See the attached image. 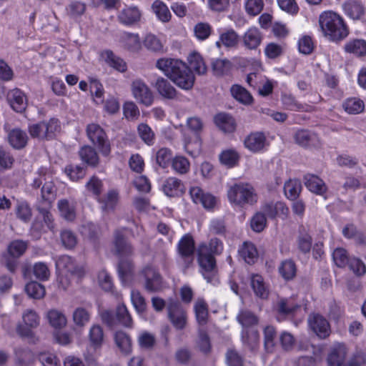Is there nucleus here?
<instances>
[{
	"mask_svg": "<svg viewBox=\"0 0 366 366\" xmlns=\"http://www.w3.org/2000/svg\"><path fill=\"white\" fill-rule=\"evenodd\" d=\"M237 320L246 330L247 327L257 324L258 319L257 316L249 310H242L237 315Z\"/></svg>",
	"mask_w": 366,
	"mask_h": 366,
	"instance_id": "54",
	"label": "nucleus"
},
{
	"mask_svg": "<svg viewBox=\"0 0 366 366\" xmlns=\"http://www.w3.org/2000/svg\"><path fill=\"white\" fill-rule=\"evenodd\" d=\"M294 139L295 142L302 147L317 149L322 146L317 134L310 130H298L295 134Z\"/></svg>",
	"mask_w": 366,
	"mask_h": 366,
	"instance_id": "14",
	"label": "nucleus"
},
{
	"mask_svg": "<svg viewBox=\"0 0 366 366\" xmlns=\"http://www.w3.org/2000/svg\"><path fill=\"white\" fill-rule=\"evenodd\" d=\"M139 137L147 145H152L154 142V133L151 127L147 124L142 123L137 127Z\"/></svg>",
	"mask_w": 366,
	"mask_h": 366,
	"instance_id": "52",
	"label": "nucleus"
},
{
	"mask_svg": "<svg viewBox=\"0 0 366 366\" xmlns=\"http://www.w3.org/2000/svg\"><path fill=\"white\" fill-rule=\"evenodd\" d=\"M81 232L86 238L94 242L99 237L100 229L98 225L87 222L82 226Z\"/></svg>",
	"mask_w": 366,
	"mask_h": 366,
	"instance_id": "51",
	"label": "nucleus"
},
{
	"mask_svg": "<svg viewBox=\"0 0 366 366\" xmlns=\"http://www.w3.org/2000/svg\"><path fill=\"white\" fill-rule=\"evenodd\" d=\"M332 259L335 264L339 267H345L348 265L351 258L349 257L345 249L338 247L333 251Z\"/></svg>",
	"mask_w": 366,
	"mask_h": 366,
	"instance_id": "60",
	"label": "nucleus"
},
{
	"mask_svg": "<svg viewBox=\"0 0 366 366\" xmlns=\"http://www.w3.org/2000/svg\"><path fill=\"white\" fill-rule=\"evenodd\" d=\"M47 318L50 325L55 328H61L66 325V316L57 310H51L47 313Z\"/></svg>",
	"mask_w": 366,
	"mask_h": 366,
	"instance_id": "48",
	"label": "nucleus"
},
{
	"mask_svg": "<svg viewBox=\"0 0 366 366\" xmlns=\"http://www.w3.org/2000/svg\"><path fill=\"white\" fill-rule=\"evenodd\" d=\"M347 355V348L344 344L338 343L333 346L327 357L329 366H341Z\"/></svg>",
	"mask_w": 366,
	"mask_h": 366,
	"instance_id": "25",
	"label": "nucleus"
},
{
	"mask_svg": "<svg viewBox=\"0 0 366 366\" xmlns=\"http://www.w3.org/2000/svg\"><path fill=\"white\" fill-rule=\"evenodd\" d=\"M9 142L15 149L24 148L28 141L26 133L20 129H14L8 134Z\"/></svg>",
	"mask_w": 366,
	"mask_h": 366,
	"instance_id": "33",
	"label": "nucleus"
},
{
	"mask_svg": "<svg viewBox=\"0 0 366 366\" xmlns=\"http://www.w3.org/2000/svg\"><path fill=\"white\" fill-rule=\"evenodd\" d=\"M279 272L285 280H292L297 272L296 264L292 259H286L281 262L279 267Z\"/></svg>",
	"mask_w": 366,
	"mask_h": 366,
	"instance_id": "42",
	"label": "nucleus"
},
{
	"mask_svg": "<svg viewBox=\"0 0 366 366\" xmlns=\"http://www.w3.org/2000/svg\"><path fill=\"white\" fill-rule=\"evenodd\" d=\"M56 267L59 272V286L64 290H66L74 279H79L84 274L83 269L77 266L68 255L60 256L56 261Z\"/></svg>",
	"mask_w": 366,
	"mask_h": 366,
	"instance_id": "4",
	"label": "nucleus"
},
{
	"mask_svg": "<svg viewBox=\"0 0 366 366\" xmlns=\"http://www.w3.org/2000/svg\"><path fill=\"white\" fill-rule=\"evenodd\" d=\"M168 317L177 330H183L187 324V313L179 302L170 300L167 305Z\"/></svg>",
	"mask_w": 366,
	"mask_h": 366,
	"instance_id": "11",
	"label": "nucleus"
},
{
	"mask_svg": "<svg viewBox=\"0 0 366 366\" xmlns=\"http://www.w3.org/2000/svg\"><path fill=\"white\" fill-rule=\"evenodd\" d=\"M154 87L158 93L166 99H174L177 97V93L175 88L167 79L162 76L157 79Z\"/></svg>",
	"mask_w": 366,
	"mask_h": 366,
	"instance_id": "27",
	"label": "nucleus"
},
{
	"mask_svg": "<svg viewBox=\"0 0 366 366\" xmlns=\"http://www.w3.org/2000/svg\"><path fill=\"white\" fill-rule=\"evenodd\" d=\"M131 300L137 312L143 315L147 310V303L144 297L138 290L131 292Z\"/></svg>",
	"mask_w": 366,
	"mask_h": 366,
	"instance_id": "56",
	"label": "nucleus"
},
{
	"mask_svg": "<svg viewBox=\"0 0 366 366\" xmlns=\"http://www.w3.org/2000/svg\"><path fill=\"white\" fill-rule=\"evenodd\" d=\"M263 35L260 30L254 26L248 29L242 36L243 46L249 50H256L262 41Z\"/></svg>",
	"mask_w": 366,
	"mask_h": 366,
	"instance_id": "17",
	"label": "nucleus"
},
{
	"mask_svg": "<svg viewBox=\"0 0 366 366\" xmlns=\"http://www.w3.org/2000/svg\"><path fill=\"white\" fill-rule=\"evenodd\" d=\"M264 345L267 352H270L275 344L277 332L273 326L267 325L264 328Z\"/></svg>",
	"mask_w": 366,
	"mask_h": 366,
	"instance_id": "55",
	"label": "nucleus"
},
{
	"mask_svg": "<svg viewBox=\"0 0 366 366\" xmlns=\"http://www.w3.org/2000/svg\"><path fill=\"white\" fill-rule=\"evenodd\" d=\"M88 338L90 347L95 350L100 349L104 340L103 328L99 325H93L89 328Z\"/></svg>",
	"mask_w": 366,
	"mask_h": 366,
	"instance_id": "28",
	"label": "nucleus"
},
{
	"mask_svg": "<svg viewBox=\"0 0 366 366\" xmlns=\"http://www.w3.org/2000/svg\"><path fill=\"white\" fill-rule=\"evenodd\" d=\"M242 342L250 351L254 352L259 347V335L257 330H243L242 333Z\"/></svg>",
	"mask_w": 366,
	"mask_h": 366,
	"instance_id": "32",
	"label": "nucleus"
},
{
	"mask_svg": "<svg viewBox=\"0 0 366 366\" xmlns=\"http://www.w3.org/2000/svg\"><path fill=\"white\" fill-rule=\"evenodd\" d=\"M99 201L102 204V209L103 211L107 212L112 211L118 202V193L115 190H109L106 196Z\"/></svg>",
	"mask_w": 366,
	"mask_h": 366,
	"instance_id": "47",
	"label": "nucleus"
},
{
	"mask_svg": "<svg viewBox=\"0 0 366 366\" xmlns=\"http://www.w3.org/2000/svg\"><path fill=\"white\" fill-rule=\"evenodd\" d=\"M64 172L72 181H78L82 179L86 174L84 168L79 165H67L64 169Z\"/></svg>",
	"mask_w": 366,
	"mask_h": 366,
	"instance_id": "64",
	"label": "nucleus"
},
{
	"mask_svg": "<svg viewBox=\"0 0 366 366\" xmlns=\"http://www.w3.org/2000/svg\"><path fill=\"white\" fill-rule=\"evenodd\" d=\"M190 69H194L199 74H204L207 67L202 57L198 53H193L188 57Z\"/></svg>",
	"mask_w": 366,
	"mask_h": 366,
	"instance_id": "50",
	"label": "nucleus"
},
{
	"mask_svg": "<svg viewBox=\"0 0 366 366\" xmlns=\"http://www.w3.org/2000/svg\"><path fill=\"white\" fill-rule=\"evenodd\" d=\"M41 123L45 135L46 136V140L53 139L61 130L60 122L56 118L42 121Z\"/></svg>",
	"mask_w": 366,
	"mask_h": 366,
	"instance_id": "37",
	"label": "nucleus"
},
{
	"mask_svg": "<svg viewBox=\"0 0 366 366\" xmlns=\"http://www.w3.org/2000/svg\"><path fill=\"white\" fill-rule=\"evenodd\" d=\"M172 152L166 147L159 149L156 154L157 164L163 169L167 168L172 161Z\"/></svg>",
	"mask_w": 366,
	"mask_h": 366,
	"instance_id": "53",
	"label": "nucleus"
},
{
	"mask_svg": "<svg viewBox=\"0 0 366 366\" xmlns=\"http://www.w3.org/2000/svg\"><path fill=\"white\" fill-rule=\"evenodd\" d=\"M14 353L17 363L21 365H27L34 360L32 352L27 348H16Z\"/></svg>",
	"mask_w": 366,
	"mask_h": 366,
	"instance_id": "57",
	"label": "nucleus"
},
{
	"mask_svg": "<svg viewBox=\"0 0 366 366\" xmlns=\"http://www.w3.org/2000/svg\"><path fill=\"white\" fill-rule=\"evenodd\" d=\"M229 202L234 206L244 207L257 202L258 197L254 188L248 183L239 182L230 186L227 190Z\"/></svg>",
	"mask_w": 366,
	"mask_h": 366,
	"instance_id": "3",
	"label": "nucleus"
},
{
	"mask_svg": "<svg viewBox=\"0 0 366 366\" xmlns=\"http://www.w3.org/2000/svg\"><path fill=\"white\" fill-rule=\"evenodd\" d=\"M282 102L287 109L299 112L307 111L308 106L299 103L291 94H283L282 96Z\"/></svg>",
	"mask_w": 366,
	"mask_h": 366,
	"instance_id": "49",
	"label": "nucleus"
},
{
	"mask_svg": "<svg viewBox=\"0 0 366 366\" xmlns=\"http://www.w3.org/2000/svg\"><path fill=\"white\" fill-rule=\"evenodd\" d=\"M231 67L232 63L226 59H218L212 62V69L216 76H222L227 74Z\"/></svg>",
	"mask_w": 366,
	"mask_h": 366,
	"instance_id": "63",
	"label": "nucleus"
},
{
	"mask_svg": "<svg viewBox=\"0 0 366 366\" xmlns=\"http://www.w3.org/2000/svg\"><path fill=\"white\" fill-rule=\"evenodd\" d=\"M114 341L122 353L129 355L132 352V340L126 332L117 331L114 335Z\"/></svg>",
	"mask_w": 366,
	"mask_h": 366,
	"instance_id": "39",
	"label": "nucleus"
},
{
	"mask_svg": "<svg viewBox=\"0 0 366 366\" xmlns=\"http://www.w3.org/2000/svg\"><path fill=\"white\" fill-rule=\"evenodd\" d=\"M92 312L90 307H77L72 312V320L76 328L82 330L90 322Z\"/></svg>",
	"mask_w": 366,
	"mask_h": 366,
	"instance_id": "22",
	"label": "nucleus"
},
{
	"mask_svg": "<svg viewBox=\"0 0 366 366\" xmlns=\"http://www.w3.org/2000/svg\"><path fill=\"white\" fill-rule=\"evenodd\" d=\"M239 256L247 264H254L259 257L255 245L251 242H244L238 249Z\"/></svg>",
	"mask_w": 366,
	"mask_h": 366,
	"instance_id": "24",
	"label": "nucleus"
},
{
	"mask_svg": "<svg viewBox=\"0 0 366 366\" xmlns=\"http://www.w3.org/2000/svg\"><path fill=\"white\" fill-rule=\"evenodd\" d=\"M152 9L160 21L167 22L170 20L171 13L167 6L162 1L156 0L152 4Z\"/></svg>",
	"mask_w": 366,
	"mask_h": 366,
	"instance_id": "45",
	"label": "nucleus"
},
{
	"mask_svg": "<svg viewBox=\"0 0 366 366\" xmlns=\"http://www.w3.org/2000/svg\"><path fill=\"white\" fill-rule=\"evenodd\" d=\"M214 120L217 127L225 133H231L235 130V121L234 118L228 114H217L214 117Z\"/></svg>",
	"mask_w": 366,
	"mask_h": 366,
	"instance_id": "30",
	"label": "nucleus"
},
{
	"mask_svg": "<svg viewBox=\"0 0 366 366\" xmlns=\"http://www.w3.org/2000/svg\"><path fill=\"white\" fill-rule=\"evenodd\" d=\"M60 239L62 245L68 249H73L77 244L76 234L69 229H63L61 231Z\"/></svg>",
	"mask_w": 366,
	"mask_h": 366,
	"instance_id": "59",
	"label": "nucleus"
},
{
	"mask_svg": "<svg viewBox=\"0 0 366 366\" xmlns=\"http://www.w3.org/2000/svg\"><path fill=\"white\" fill-rule=\"evenodd\" d=\"M156 67L178 87L184 90L192 88L194 76L189 67L183 61L172 58H160L156 62Z\"/></svg>",
	"mask_w": 366,
	"mask_h": 366,
	"instance_id": "1",
	"label": "nucleus"
},
{
	"mask_svg": "<svg viewBox=\"0 0 366 366\" xmlns=\"http://www.w3.org/2000/svg\"><path fill=\"white\" fill-rule=\"evenodd\" d=\"M101 317L103 322L109 327H113L117 324L125 327H132L133 325L131 315L124 304L117 307L114 314L112 311L106 310L102 313Z\"/></svg>",
	"mask_w": 366,
	"mask_h": 366,
	"instance_id": "6",
	"label": "nucleus"
},
{
	"mask_svg": "<svg viewBox=\"0 0 366 366\" xmlns=\"http://www.w3.org/2000/svg\"><path fill=\"white\" fill-rule=\"evenodd\" d=\"M141 16L139 10L136 6H129L123 9L118 14L120 23L124 25H132L137 22Z\"/></svg>",
	"mask_w": 366,
	"mask_h": 366,
	"instance_id": "29",
	"label": "nucleus"
},
{
	"mask_svg": "<svg viewBox=\"0 0 366 366\" xmlns=\"http://www.w3.org/2000/svg\"><path fill=\"white\" fill-rule=\"evenodd\" d=\"M162 190L168 197H177L184 192L185 187L180 179L176 177H169L162 184Z\"/></svg>",
	"mask_w": 366,
	"mask_h": 366,
	"instance_id": "23",
	"label": "nucleus"
},
{
	"mask_svg": "<svg viewBox=\"0 0 366 366\" xmlns=\"http://www.w3.org/2000/svg\"><path fill=\"white\" fill-rule=\"evenodd\" d=\"M251 286L255 295L261 298H266L268 291L264 285V280L261 275L253 274L251 277Z\"/></svg>",
	"mask_w": 366,
	"mask_h": 366,
	"instance_id": "46",
	"label": "nucleus"
},
{
	"mask_svg": "<svg viewBox=\"0 0 366 366\" xmlns=\"http://www.w3.org/2000/svg\"><path fill=\"white\" fill-rule=\"evenodd\" d=\"M344 10L346 14L352 19H360L365 13L363 5L357 1L346 2L344 4Z\"/></svg>",
	"mask_w": 366,
	"mask_h": 366,
	"instance_id": "40",
	"label": "nucleus"
},
{
	"mask_svg": "<svg viewBox=\"0 0 366 366\" xmlns=\"http://www.w3.org/2000/svg\"><path fill=\"white\" fill-rule=\"evenodd\" d=\"M302 190V184L299 180L290 179L285 184L284 192L285 196L290 200H295Z\"/></svg>",
	"mask_w": 366,
	"mask_h": 366,
	"instance_id": "41",
	"label": "nucleus"
},
{
	"mask_svg": "<svg viewBox=\"0 0 366 366\" xmlns=\"http://www.w3.org/2000/svg\"><path fill=\"white\" fill-rule=\"evenodd\" d=\"M306 187L312 192L322 195L327 191L324 181L315 174H307L304 177Z\"/></svg>",
	"mask_w": 366,
	"mask_h": 366,
	"instance_id": "26",
	"label": "nucleus"
},
{
	"mask_svg": "<svg viewBox=\"0 0 366 366\" xmlns=\"http://www.w3.org/2000/svg\"><path fill=\"white\" fill-rule=\"evenodd\" d=\"M346 53L352 54L356 56H366V41L362 39H354L348 41L344 45Z\"/></svg>",
	"mask_w": 366,
	"mask_h": 366,
	"instance_id": "31",
	"label": "nucleus"
},
{
	"mask_svg": "<svg viewBox=\"0 0 366 366\" xmlns=\"http://www.w3.org/2000/svg\"><path fill=\"white\" fill-rule=\"evenodd\" d=\"M261 210L270 219H275L277 217L285 219L290 213L289 208L282 202H265L261 206Z\"/></svg>",
	"mask_w": 366,
	"mask_h": 366,
	"instance_id": "15",
	"label": "nucleus"
},
{
	"mask_svg": "<svg viewBox=\"0 0 366 366\" xmlns=\"http://www.w3.org/2000/svg\"><path fill=\"white\" fill-rule=\"evenodd\" d=\"M197 252L198 262L202 268V274L208 282H211L215 274V259L213 255L207 254V250L205 247H199Z\"/></svg>",
	"mask_w": 366,
	"mask_h": 366,
	"instance_id": "10",
	"label": "nucleus"
},
{
	"mask_svg": "<svg viewBox=\"0 0 366 366\" xmlns=\"http://www.w3.org/2000/svg\"><path fill=\"white\" fill-rule=\"evenodd\" d=\"M41 187V197L49 202L54 200L56 194V188L51 180V177L46 174L44 169H41L39 177L34 179L32 186L34 188Z\"/></svg>",
	"mask_w": 366,
	"mask_h": 366,
	"instance_id": "8",
	"label": "nucleus"
},
{
	"mask_svg": "<svg viewBox=\"0 0 366 366\" xmlns=\"http://www.w3.org/2000/svg\"><path fill=\"white\" fill-rule=\"evenodd\" d=\"M364 107L363 102L357 98L348 99L343 103V108L349 114H359L363 111Z\"/></svg>",
	"mask_w": 366,
	"mask_h": 366,
	"instance_id": "58",
	"label": "nucleus"
},
{
	"mask_svg": "<svg viewBox=\"0 0 366 366\" xmlns=\"http://www.w3.org/2000/svg\"><path fill=\"white\" fill-rule=\"evenodd\" d=\"M171 164L174 171L179 174H185L189 172L190 163L184 156H175L172 159Z\"/></svg>",
	"mask_w": 366,
	"mask_h": 366,
	"instance_id": "43",
	"label": "nucleus"
},
{
	"mask_svg": "<svg viewBox=\"0 0 366 366\" xmlns=\"http://www.w3.org/2000/svg\"><path fill=\"white\" fill-rule=\"evenodd\" d=\"M124 229H116L114 232V241L117 254L121 256L130 255L133 252L132 245L127 242L124 234Z\"/></svg>",
	"mask_w": 366,
	"mask_h": 366,
	"instance_id": "18",
	"label": "nucleus"
},
{
	"mask_svg": "<svg viewBox=\"0 0 366 366\" xmlns=\"http://www.w3.org/2000/svg\"><path fill=\"white\" fill-rule=\"evenodd\" d=\"M140 276L143 287L147 292L155 293L163 290V277L157 269L147 266L142 270Z\"/></svg>",
	"mask_w": 366,
	"mask_h": 366,
	"instance_id": "7",
	"label": "nucleus"
},
{
	"mask_svg": "<svg viewBox=\"0 0 366 366\" xmlns=\"http://www.w3.org/2000/svg\"><path fill=\"white\" fill-rule=\"evenodd\" d=\"M86 136L92 144L104 156L111 152V144L104 129L97 124H89L86 129Z\"/></svg>",
	"mask_w": 366,
	"mask_h": 366,
	"instance_id": "5",
	"label": "nucleus"
},
{
	"mask_svg": "<svg viewBox=\"0 0 366 366\" xmlns=\"http://www.w3.org/2000/svg\"><path fill=\"white\" fill-rule=\"evenodd\" d=\"M232 96L239 103L249 105L253 102L251 94L243 86L239 84L233 85L230 89Z\"/></svg>",
	"mask_w": 366,
	"mask_h": 366,
	"instance_id": "34",
	"label": "nucleus"
},
{
	"mask_svg": "<svg viewBox=\"0 0 366 366\" xmlns=\"http://www.w3.org/2000/svg\"><path fill=\"white\" fill-rule=\"evenodd\" d=\"M244 147L253 153L263 151L267 146V139L264 133L252 132L244 141Z\"/></svg>",
	"mask_w": 366,
	"mask_h": 366,
	"instance_id": "16",
	"label": "nucleus"
},
{
	"mask_svg": "<svg viewBox=\"0 0 366 366\" xmlns=\"http://www.w3.org/2000/svg\"><path fill=\"white\" fill-rule=\"evenodd\" d=\"M319 24L324 35L331 41H341L349 34V29L343 19L335 12H323L320 16Z\"/></svg>",
	"mask_w": 366,
	"mask_h": 366,
	"instance_id": "2",
	"label": "nucleus"
},
{
	"mask_svg": "<svg viewBox=\"0 0 366 366\" xmlns=\"http://www.w3.org/2000/svg\"><path fill=\"white\" fill-rule=\"evenodd\" d=\"M104 61L112 67L120 72L127 70V64L124 60L117 56L112 51L107 50L102 54Z\"/></svg>",
	"mask_w": 366,
	"mask_h": 366,
	"instance_id": "38",
	"label": "nucleus"
},
{
	"mask_svg": "<svg viewBox=\"0 0 366 366\" xmlns=\"http://www.w3.org/2000/svg\"><path fill=\"white\" fill-rule=\"evenodd\" d=\"M133 266L129 260H121L118 265L119 276L123 283H126L132 277Z\"/></svg>",
	"mask_w": 366,
	"mask_h": 366,
	"instance_id": "62",
	"label": "nucleus"
},
{
	"mask_svg": "<svg viewBox=\"0 0 366 366\" xmlns=\"http://www.w3.org/2000/svg\"><path fill=\"white\" fill-rule=\"evenodd\" d=\"M308 323L312 330L322 339L330 335V325L327 320L320 314H312L308 317Z\"/></svg>",
	"mask_w": 366,
	"mask_h": 366,
	"instance_id": "13",
	"label": "nucleus"
},
{
	"mask_svg": "<svg viewBox=\"0 0 366 366\" xmlns=\"http://www.w3.org/2000/svg\"><path fill=\"white\" fill-rule=\"evenodd\" d=\"M58 208L61 216L68 221H73L76 217L75 204L72 201L62 199L58 202Z\"/></svg>",
	"mask_w": 366,
	"mask_h": 366,
	"instance_id": "36",
	"label": "nucleus"
},
{
	"mask_svg": "<svg viewBox=\"0 0 366 366\" xmlns=\"http://www.w3.org/2000/svg\"><path fill=\"white\" fill-rule=\"evenodd\" d=\"M194 250V242L192 237L189 234L184 235L177 245V251L180 257L185 260L189 259V262H192Z\"/></svg>",
	"mask_w": 366,
	"mask_h": 366,
	"instance_id": "21",
	"label": "nucleus"
},
{
	"mask_svg": "<svg viewBox=\"0 0 366 366\" xmlns=\"http://www.w3.org/2000/svg\"><path fill=\"white\" fill-rule=\"evenodd\" d=\"M134 97L141 104L149 107L152 105L154 97L148 86L141 79H136L132 84Z\"/></svg>",
	"mask_w": 366,
	"mask_h": 366,
	"instance_id": "12",
	"label": "nucleus"
},
{
	"mask_svg": "<svg viewBox=\"0 0 366 366\" xmlns=\"http://www.w3.org/2000/svg\"><path fill=\"white\" fill-rule=\"evenodd\" d=\"M40 316L31 309H27L22 313L24 324L16 326V332L21 337H29L33 335L32 330L36 328L40 324Z\"/></svg>",
	"mask_w": 366,
	"mask_h": 366,
	"instance_id": "9",
	"label": "nucleus"
},
{
	"mask_svg": "<svg viewBox=\"0 0 366 366\" xmlns=\"http://www.w3.org/2000/svg\"><path fill=\"white\" fill-rule=\"evenodd\" d=\"M267 215L262 210L257 212L250 219V227L255 232H262L267 226Z\"/></svg>",
	"mask_w": 366,
	"mask_h": 366,
	"instance_id": "44",
	"label": "nucleus"
},
{
	"mask_svg": "<svg viewBox=\"0 0 366 366\" xmlns=\"http://www.w3.org/2000/svg\"><path fill=\"white\" fill-rule=\"evenodd\" d=\"M8 102L11 108L18 113L25 111L27 106V100L25 94L19 89L9 91L7 94Z\"/></svg>",
	"mask_w": 366,
	"mask_h": 366,
	"instance_id": "19",
	"label": "nucleus"
},
{
	"mask_svg": "<svg viewBox=\"0 0 366 366\" xmlns=\"http://www.w3.org/2000/svg\"><path fill=\"white\" fill-rule=\"evenodd\" d=\"M240 39V36L233 29H227L220 33L219 40L216 42V46L219 49L222 46L227 49L236 48Z\"/></svg>",
	"mask_w": 366,
	"mask_h": 366,
	"instance_id": "20",
	"label": "nucleus"
},
{
	"mask_svg": "<svg viewBox=\"0 0 366 366\" xmlns=\"http://www.w3.org/2000/svg\"><path fill=\"white\" fill-rule=\"evenodd\" d=\"M81 159L91 167H97L99 162V155L91 146H84L79 152Z\"/></svg>",
	"mask_w": 366,
	"mask_h": 366,
	"instance_id": "35",
	"label": "nucleus"
},
{
	"mask_svg": "<svg viewBox=\"0 0 366 366\" xmlns=\"http://www.w3.org/2000/svg\"><path fill=\"white\" fill-rule=\"evenodd\" d=\"M27 295L34 299L42 298L45 295V289L43 285L37 282H31L25 287Z\"/></svg>",
	"mask_w": 366,
	"mask_h": 366,
	"instance_id": "61",
	"label": "nucleus"
}]
</instances>
